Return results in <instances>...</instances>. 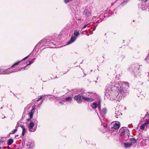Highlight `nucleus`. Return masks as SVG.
Returning <instances> with one entry per match:
<instances>
[{
    "label": "nucleus",
    "mask_w": 149,
    "mask_h": 149,
    "mask_svg": "<svg viewBox=\"0 0 149 149\" xmlns=\"http://www.w3.org/2000/svg\"><path fill=\"white\" fill-rule=\"evenodd\" d=\"M126 3V1H124L122 4L123 6L125 5V3Z\"/></svg>",
    "instance_id": "35"
},
{
    "label": "nucleus",
    "mask_w": 149,
    "mask_h": 149,
    "mask_svg": "<svg viewBox=\"0 0 149 149\" xmlns=\"http://www.w3.org/2000/svg\"><path fill=\"white\" fill-rule=\"evenodd\" d=\"M91 14V12L89 10L87 9H85L84 12H83V14L87 17H89L90 16Z\"/></svg>",
    "instance_id": "12"
},
{
    "label": "nucleus",
    "mask_w": 149,
    "mask_h": 149,
    "mask_svg": "<svg viewBox=\"0 0 149 149\" xmlns=\"http://www.w3.org/2000/svg\"><path fill=\"white\" fill-rule=\"evenodd\" d=\"M43 96L42 95L40 96V97L37 100V101H38L40 100L42 98Z\"/></svg>",
    "instance_id": "28"
},
{
    "label": "nucleus",
    "mask_w": 149,
    "mask_h": 149,
    "mask_svg": "<svg viewBox=\"0 0 149 149\" xmlns=\"http://www.w3.org/2000/svg\"><path fill=\"white\" fill-rule=\"evenodd\" d=\"M145 60L146 62L148 63H149V54L147 56L145 59Z\"/></svg>",
    "instance_id": "25"
},
{
    "label": "nucleus",
    "mask_w": 149,
    "mask_h": 149,
    "mask_svg": "<svg viewBox=\"0 0 149 149\" xmlns=\"http://www.w3.org/2000/svg\"><path fill=\"white\" fill-rule=\"evenodd\" d=\"M111 125H113V126L111 127L116 130L119 129L120 127V125L119 123H115L114 122H112L111 123Z\"/></svg>",
    "instance_id": "14"
},
{
    "label": "nucleus",
    "mask_w": 149,
    "mask_h": 149,
    "mask_svg": "<svg viewBox=\"0 0 149 149\" xmlns=\"http://www.w3.org/2000/svg\"><path fill=\"white\" fill-rule=\"evenodd\" d=\"M103 126L104 128H106L107 126V124L106 123H104L103 124Z\"/></svg>",
    "instance_id": "32"
},
{
    "label": "nucleus",
    "mask_w": 149,
    "mask_h": 149,
    "mask_svg": "<svg viewBox=\"0 0 149 149\" xmlns=\"http://www.w3.org/2000/svg\"><path fill=\"white\" fill-rule=\"evenodd\" d=\"M125 87H122L119 90V95H123V96L126 95L125 94L127 92V90L126 89Z\"/></svg>",
    "instance_id": "7"
},
{
    "label": "nucleus",
    "mask_w": 149,
    "mask_h": 149,
    "mask_svg": "<svg viewBox=\"0 0 149 149\" xmlns=\"http://www.w3.org/2000/svg\"><path fill=\"white\" fill-rule=\"evenodd\" d=\"M76 39V37H75L74 35H72L71 36V38L70 40L67 43V45L70 44L74 42L75 40Z\"/></svg>",
    "instance_id": "16"
},
{
    "label": "nucleus",
    "mask_w": 149,
    "mask_h": 149,
    "mask_svg": "<svg viewBox=\"0 0 149 149\" xmlns=\"http://www.w3.org/2000/svg\"><path fill=\"white\" fill-rule=\"evenodd\" d=\"M130 142L129 143H124V146L125 148H128L130 147L133 144L135 143H136V140L133 138L130 139Z\"/></svg>",
    "instance_id": "5"
},
{
    "label": "nucleus",
    "mask_w": 149,
    "mask_h": 149,
    "mask_svg": "<svg viewBox=\"0 0 149 149\" xmlns=\"http://www.w3.org/2000/svg\"><path fill=\"white\" fill-rule=\"evenodd\" d=\"M65 100L68 102H71L72 100V98L70 97H68L65 99Z\"/></svg>",
    "instance_id": "22"
},
{
    "label": "nucleus",
    "mask_w": 149,
    "mask_h": 149,
    "mask_svg": "<svg viewBox=\"0 0 149 149\" xmlns=\"http://www.w3.org/2000/svg\"><path fill=\"white\" fill-rule=\"evenodd\" d=\"M18 70L17 69L16 70H12L10 72V73H12V72H17V71H18Z\"/></svg>",
    "instance_id": "31"
},
{
    "label": "nucleus",
    "mask_w": 149,
    "mask_h": 149,
    "mask_svg": "<svg viewBox=\"0 0 149 149\" xmlns=\"http://www.w3.org/2000/svg\"><path fill=\"white\" fill-rule=\"evenodd\" d=\"M73 0H64V1L65 3H68L70 1H72Z\"/></svg>",
    "instance_id": "26"
},
{
    "label": "nucleus",
    "mask_w": 149,
    "mask_h": 149,
    "mask_svg": "<svg viewBox=\"0 0 149 149\" xmlns=\"http://www.w3.org/2000/svg\"><path fill=\"white\" fill-rule=\"evenodd\" d=\"M0 149H1V147H0Z\"/></svg>",
    "instance_id": "40"
},
{
    "label": "nucleus",
    "mask_w": 149,
    "mask_h": 149,
    "mask_svg": "<svg viewBox=\"0 0 149 149\" xmlns=\"http://www.w3.org/2000/svg\"><path fill=\"white\" fill-rule=\"evenodd\" d=\"M17 131V129L14 130L13 131V132L12 133V134H14Z\"/></svg>",
    "instance_id": "29"
},
{
    "label": "nucleus",
    "mask_w": 149,
    "mask_h": 149,
    "mask_svg": "<svg viewBox=\"0 0 149 149\" xmlns=\"http://www.w3.org/2000/svg\"><path fill=\"white\" fill-rule=\"evenodd\" d=\"M13 142V140L12 139H9L8 141V145L11 144Z\"/></svg>",
    "instance_id": "23"
},
{
    "label": "nucleus",
    "mask_w": 149,
    "mask_h": 149,
    "mask_svg": "<svg viewBox=\"0 0 149 149\" xmlns=\"http://www.w3.org/2000/svg\"><path fill=\"white\" fill-rule=\"evenodd\" d=\"M81 97L80 95H75L74 97V99L79 104H81L82 103Z\"/></svg>",
    "instance_id": "11"
},
{
    "label": "nucleus",
    "mask_w": 149,
    "mask_h": 149,
    "mask_svg": "<svg viewBox=\"0 0 149 149\" xmlns=\"http://www.w3.org/2000/svg\"><path fill=\"white\" fill-rule=\"evenodd\" d=\"M33 62H32L31 63H29V64H27V65L25 67H24L23 68H24V69H25V68L28 65H30V64H32ZM23 69V68H21V69H20V70H21L22 69Z\"/></svg>",
    "instance_id": "27"
},
{
    "label": "nucleus",
    "mask_w": 149,
    "mask_h": 149,
    "mask_svg": "<svg viewBox=\"0 0 149 149\" xmlns=\"http://www.w3.org/2000/svg\"><path fill=\"white\" fill-rule=\"evenodd\" d=\"M98 108L99 110L100 113V114L103 116L104 117V115L107 113V109L106 108H104L102 110H101V101L99 100L98 104Z\"/></svg>",
    "instance_id": "4"
},
{
    "label": "nucleus",
    "mask_w": 149,
    "mask_h": 149,
    "mask_svg": "<svg viewBox=\"0 0 149 149\" xmlns=\"http://www.w3.org/2000/svg\"><path fill=\"white\" fill-rule=\"evenodd\" d=\"M20 126L22 129V136H24L26 132V129L24 126L20 125Z\"/></svg>",
    "instance_id": "19"
},
{
    "label": "nucleus",
    "mask_w": 149,
    "mask_h": 149,
    "mask_svg": "<svg viewBox=\"0 0 149 149\" xmlns=\"http://www.w3.org/2000/svg\"><path fill=\"white\" fill-rule=\"evenodd\" d=\"M88 25V24H86V25H84V26H83V28H85L86 27H87V25Z\"/></svg>",
    "instance_id": "33"
},
{
    "label": "nucleus",
    "mask_w": 149,
    "mask_h": 149,
    "mask_svg": "<svg viewBox=\"0 0 149 149\" xmlns=\"http://www.w3.org/2000/svg\"><path fill=\"white\" fill-rule=\"evenodd\" d=\"M126 127H122L121 128L120 130V136H122L126 134V135L128 136L129 134V131L126 130Z\"/></svg>",
    "instance_id": "6"
},
{
    "label": "nucleus",
    "mask_w": 149,
    "mask_h": 149,
    "mask_svg": "<svg viewBox=\"0 0 149 149\" xmlns=\"http://www.w3.org/2000/svg\"><path fill=\"white\" fill-rule=\"evenodd\" d=\"M50 41V39H43L38 43V45L41 44L43 43V44L44 45L45 44H52V42L49 43Z\"/></svg>",
    "instance_id": "9"
},
{
    "label": "nucleus",
    "mask_w": 149,
    "mask_h": 149,
    "mask_svg": "<svg viewBox=\"0 0 149 149\" xmlns=\"http://www.w3.org/2000/svg\"><path fill=\"white\" fill-rule=\"evenodd\" d=\"M92 108L94 109L96 108L97 107V104L95 103H93L92 105H91Z\"/></svg>",
    "instance_id": "24"
},
{
    "label": "nucleus",
    "mask_w": 149,
    "mask_h": 149,
    "mask_svg": "<svg viewBox=\"0 0 149 149\" xmlns=\"http://www.w3.org/2000/svg\"><path fill=\"white\" fill-rule=\"evenodd\" d=\"M139 8L143 10H144L147 9L148 5L146 3H143L141 4V5H140L139 6Z\"/></svg>",
    "instance_id": "13"
},
{
    "label": "nucleus",
    "mask_w": 149,
    "mask_h": 149,
    "mask_svg": "<svg viewBox=\"0 0 149 149\" xmlns=\"http://www.w3.org/2000/svg\"><path fill=\"white\" fill-rule=\"evenodd\" d=\"M115 116L117 118H118V117L119 116H120L122 114L120 112L118 111H116L115 112Z\"/></svg>",
    "instance_id": "21"
},
{
    "label": "nucleus",
    "mask_w": 149,
    "mask_h": 149,
    "mask_svg": "<svg viewBox=\"0 0 149 149\" xmlns=\"http://www.w3.org/2000/svg\"><path fill=\"white\" fill-rule=\"evenodd\" d=\"M29 120H30V119H27V121H29Z\"/></svg>",
    "instance_id": "38"
},
{
    "label": "nucleus",
    "mask_w": 149,
    "mask_h": 149,
    "mask_svg": "<svg viewBox=\"0 0 149 149\" xmlns=\"http://www.w3.org/2000/svg\"><path fill=\"white\" fill-rule=\"evenodd\" d=\"M148 113L147 112L146 113V116L148 118H149V114H148Z\"/></svg>",
    "instance_id": "34"
},
{
    "label": "nucleus",
    "mask_w": 149,
    "mask_h": 149,
    "mask_svg": "<svg viewBox=\"0 0 149 149\" xmlns=\"http://www.w3.org/2000/svg\"><path fill=\"white\" fill-rule=\"evenodd\" d=\"M147 127H149V120H146L143 124L141 126L140 128L143 130L145 128L147 129Z\"/></svg>",
    "instance_id": "8"
},
{
    "label": "nucleus",
    "mask_w": 149,
    "mask_h": 149,
    "mask_svg": "<svg viewBox=\"0 0 149 149\" xmlns=\"http://www.w3.org/2000/svg\"><path fill=\"white\" fill-rule=\"evenodd\" d=\"M25 143L28 148H31L33 146V143L31 141L29 140L26 141L25 142Z\"/></svg>",
    "instance_id": "10"
},
{
    "label": "nucleus",
    "mask_w": 149,
    "mask_h": 149,
    "mask_svg": "<svg viewBox=\"0 0 149 149\" xmlns=\"http://www.w3.org/2000/svg\"><path fill=\"white\" fill-rule=\"evenodd\" d=\"M112 84L111 82L109 83L106 87L105 91L106 93H107L111 97L110 98L113 100H115L119 101L120 99L122 98V97H120L118 91L116 90H113L112 88L111 87V86Z\"/></svg>",
    "instance_id": "1"
},
{
    "label": "nucleus",
    "mask_w": 149,
    "mask_h": 149,
    "mask_svg": "<svg viewBox=\"0 0 149 149\" xmlns=\"http://www.w3.org/2000/svg\"><path fill=\"white\" fill-rule=\"evenodd\" d=\"M59 103L61 104H64V102L63 101H61L59 102Z\"/></svg>",
    "instance_id": "30"
},
{
    "label": "nucleus",
    "mask_w": 149,
    "mask_h": 149,
    "mask_svg": "<svg viewBox=\"0 0 149 149\" xmlns=\"http://www.w3.org/2000/svg\"><path fill=\"white\" fill-rule=\"evenodd\" d=\"M8 149H11L10 147H8Z\"/></svg>",
    "instance_id": "37"
},
{
    "label": "nucleus",
    "mask_w": 149,
    "mask_h": 149,
    "mask_svg": "<svg viewBox=\"0 0 149 149\" xmlns=\"http://www.w3.org/2000/svg\"><path fill=\"white\" fill-rule=\"evenodd\" d=\"M29 55H28L26 56V57H24V58L23 59H22V60H21V61H18V62H16V63H15L10 68H13L14 66H15V65H18V64L20 63L22 61V60H24L25 59H26L27 58H28V57H29Z\"/></svg>",
    "instance_id": "17"
},
{
    "label": "nucleus",
    "mask_w": 149,
    "mask_h": 149,
    "mask_svg": "<svg viewBox=\"0 0 149 149\" xmlns=\"http://www.w3.org/2000/svg\"><path fill=\"white\" fill-rule=\"evenodd\" d=\"M35 109V107H33V108L31 111V112L29 113V117L30 119L33 118V113L34 112V110Z\"/></svg>",
    "instance_id": "18"
},
{
    "label": "nucleus",
    "mask_w": 149,
    "mask_h": 149,
    "mask_svg": "<svg viewBox=\"0 0 149 149\" xmlns=\"http://www.w3.org/2000/svg\"><path fill=\"white\" fill-rule=\"evenodd\" d=\"M74 35L75 37H78L79 35V31L76 30H74Z\"/></svg>",
    "instance_id": "20"
},
{
    "label": "nucleus",
    "mask_w": 149,
    "mask_h": 149,
    "mask_svg": "<svg viewBox=\"0 0 149 149\" xmlns=\"http://www.w3.org/2000/svg\"><path fill=\"white\" fill-rule=\"evenodd\" d=\"M141 1H144V2H146L148 0H141Z\"/></svg>",
    "instance_id": "36"
},
{
    "label": "nucleus",
    "mask_w": 149,
    "mask_h": 149,
    "mask_svg": "<svg viewBox=\"0 0 149 149\" xmlns=\"http://www.w3.org/2000/svg\"><path fill=\"white\" fill-rule=\"evenodd\" d=\"M147 120H149V118Z\"/></svg>",
    "instance_id": "39"
},
{
    "label": "nucleus",
    "mask_w": 149,
    "mask_h": 149,
    "mask_svg": "<svg viewBox=\"0 0 149 149\" xmlns=\"http://www.w3.org/2000/svg\"><path fill=\"white\" fill-rule=\"evenodd\" d=\"M81 98L83 100L85 101L92 102L94 100V99L93 98L86 97L84 95H82Z\"/></svg>",
    "instance_id": "15"
},
{
    "label": "nucleus",
    "mask_w": 149,
    "mask_h": 149,
    "mask_svg": "<svg viewBox=\"0 0 149 149\" xmlns=\"http://www.w3.org/2000/svg\"><path fill=\"white\" fill-rule=\"evenodd\" d=\"M112 84L111 86V87L112 88L113 90L117 89L118 90L122 87H125L126 88L129 87V84L125 82H121L119 81H117L114 84L112 82H111Z\"/></svg>",
    "instance_id": "2"
},
{
    "label": "nucleus",
    "mask_w": 149,
    "mask_h": 149,
    "mask_svg": "<svg viewBox=\"0 0 149 149\" xmlns=\"http://www.w3.org/2000/svg\"><path fill=\"white\" fill-rule=\"evenodd\" d=\"M38 123L37 120L34 119L31 121L28 126L29 131L31 132H34L37 128V125Z\"/></svg>",
    "instance_id": "3"
}]
</instances>
